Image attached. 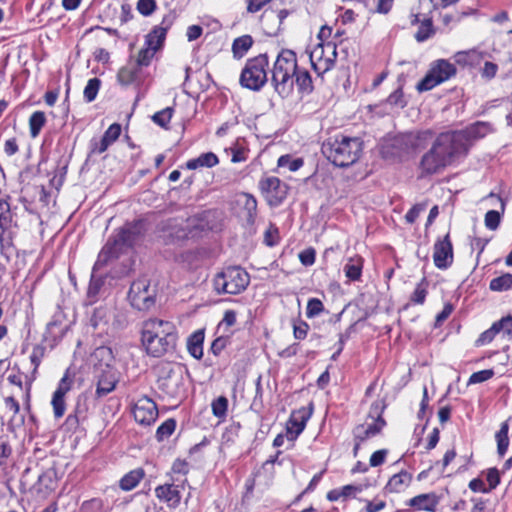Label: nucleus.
I'll return each instance as SVG.
<instances>
[{
  "instance_id": "f257e3e1",
  "label": "nucleus",
  "mask_w": 512,
  "mask_h": 512,
  "mask_svg": "<svg viewBox=\"0 0 512 512\" xmlns=\"http://www.w3.org/2000/svg\"><path fill=\"white\" fill-rule=\"evenodd\" d=\"M465 138L461 134L441 133L420 161L421 175H432L463 156Z\"/></svg>"
},
{
  "instance_id": "f03ea898",
  "label": "nucleus",
  "mask_w": 512,
  "mask_h": 512,
  "mask_svg": "<svg viewBox=\"0 0 512 512\" xmlns=\"http://www.w3.org/2000/svg\"><path fill=\"white\" fill-rule=\"evenodd\" d=\"M177 331L175 325L166 320L157 318L143 322L141 341L148 355L161 357L173 351L177 343Z\"/></svg>"
},
{
  "instance_id": "7ed1b4c3",
  "label": "nucleus",
  "mask_w": 512,
  "mask_h": 512,
  "mask_svg": "<svg viewBox=\"0 0 512 512\" xmlns=\"http://www.w3.org/2000/svg\"><path fill=\"white\" fill-rule=\"evenodd\" d=\"M297 69L296 53L290 49L281 50L274 62L271 76V84L281 98H288L293 94Z\"/></svg>"
},
{
  "instance_id": "20e7f679",
  "label": "nucleus",
  "mask_w": 512,
  "mask_h": 512,
  "mask_svg": "<svg viewBox=\"0 0 512 512\" xmlns=\"http://www.w3.org/2000/svg\"><path fill=\"white\" fill-rule=\"evenodd\" d=\"M363 150V142L358 137L340 136L322 145L326 158L337 167H348L354 164Z\"/></svg>"
},
{
  "instance_id": "39448f33",
  "label": "nucleus",
  "mask_w": 512,
  "mask_h": 512,
  "mask_svg": "<svg viewBox=\"0 0 512 512\" xmlns=\"http://www.w3.org/2000/svg\"><path fill=\"white\" fill-rule=\"evenodd\" d=\"M250 282L249 274L238 266L227 267L214 278V289L218 294L236 295L244 291Z\"/></svg>"
},
{
  "instance_id": "423d86ee",
  "label": "nucleus",
  "mask_w": 512,
  "mask_h": 512,
  "mask_svg": "<svg viewBox=\"0 0 512 512\" xmlns=\"http://www.w3.org/2000/svg\"><path fill=\"white\" fill-rule=\"evenodd\" d=\"M269 65L266 54L248 59L240 75V84L247 89L259 91L267 82Z\"/></svg>"
},
{
  "instance_id": "0eeeda50",
  "label": "nucleus",
  "mask_w": 512,
  "mask_h": 512,
  "mask_svg": "<svg viewBox=\"0 0 512 512\" xmlns=\"http://www.w3.org/2000/svg\"><path fill=\"white\" fill-rule=\"evenodd\" d=\"M158 388L170 398H178L183 392L181 367L177 364L164 362L158 365Z\"/></svg>"
},
{
  "instance_id": "6e6552de",
  "label": "nucleus",
  "mask_w": 512,
  "mask_h": 512,
  "mask_svg": "<svg viewBox=\"0 0 512 512\" xmlns=\"http://www.w3.org/2000/svg\"><path fill=\"white\" fill-rule=\"evenodd\" d=\"M456 74V67L453 63L445 59L436 60L426 76L417 84L419 92L428 91L441 84Z\"/></svg>"
},
{
  "instance_id": "1a4fd4ad",
  "label": "nucleus",
  "mask_w": 512,
  "mask_h": 512,
  "mask_svg": "<svg viewBox=\"0 0 512 512\" xmlns=\"http://www.w3.org/2000/svg\"><path fill=\"white\" fill-rule=\"evenodd\" d=\"M313 69L323 74L334 67L337 59V47L332 41L317 44L309 53Z\"/></svg>"
},
{
  "instance_id": "9d476101",
  "label": "nucleus",
  "mask_w": 512,
  "mask_h": 512,
  "mask_svg": "<svg viewBox=\"0 0 512 512\" xmlns=\"http://www.w3.org/2000/svg\"><path fill=\"white\" fill-rule=\"evenodd\" d=\"M433 135L431 130H424L396 137L393 140V147H400L401 151L396 152L395 155L402 157L414 150L424 148L432 140Z\"/></svg>"
},
{
  "instance_id": "9b49d317",
  "label": "nucleus",
  "mask_w": 512,
  "mask_h": 512,
  "mask_svg": "<svg viewBox=\"0 0 512 512\" xmlns=\"http://www.w3.org/2000/svg\"><path fill=\"white\" fill-rule=\"evenodd\" d=\"M259 188L267 203L272 207L279 206L288 194L287 184L274 176L261 179Z\"/></svg>"
},
{
  "instance_id": "f8f14e48",
  "label": "nucleus",
  "mask_w": 512,
  "mask_h": 512,
  "mask_svg": "<svg viewBox=\"0 0 512 512\" xmlns=\"http://www.w3.org/2000/svg\"><path fill=\"white\" fill-rule=\"evenodd\" d=\"M128 297L132 306L138 310H147L155 303L154 291L150 288L149 281L144 278L131 284Z\"/></svg>"
},
{
  "instance_id": "ddd939ff",
  "label": "nucleus",
  "mask_w": 512,
  "mask_h": 512,
  "mask_svg": "<svg viewBox=\"0 0 512 512\" xmlns=\"http://www.w3.org/2000/svg\"><path fill=\"white\" fill-rule=\"evenodd\" d=\"M96 379V396L102 398L111 393L118 382L116 369L106 363L100 364L94 371Z\"/></svg>"
},
{
  "instance_id": "4468645a",
  "label": "nucleus",
  "mask_w": 512,
  "mask_h": 512,
  "mask_svg": "<svg viewBox=\"0 0 512 512\" xmlns=\"http://www.w3.org/2000/svg\"><path fill=\"white\" fill-rule=\"evenodd\" d=\"M454 260L453 245L449 233L443 238H438L433 247L434 265L441 270L448 269Z\"/></svg>"
},
{
  "instance_id": "2eb2a0df",
  "label": "nucleus",
  "mask_w": 512,
  "mask_h": 512,
  "mask_svg": "<svg viewBox=\"0 0 512 512\" xmlns=\"http://www.w3.org/2000/svg\"><path fill=\"white\" fill-rule=\"evenodd\" d=\"M133 415L136 422L141 425L149 426L154 423L158 417L157 405L152 399L143 396L134 404Z\"/></svg>"
},
{
  "instance_id": "dca6fc26",
  "label": "nucleus",
  "mask_w": 512,
  "mask_h": 512,
  "mask_svg": "<svg viewBox=\"0 0 512 512\" xmlns=\"http://www.w3.org/2000/svg\"><path fill=\"white\" fill-rule=\"evenodd\" d=\"M126 249L128 247L122 243L120 237L115 233L100 251L94 264V270L100 269L112 259H117Z\"/></svg>"
},
{
  "instance_id": "f3484780",
  "label": "nucleus",
  "mask_w": 512,
  "mask_h": 512,
  "mask_svg": "<svg viewBox=\"0 0 512 512\" xmlns=\"http://www.w3.org/2000/svg\"><path fill=\"white\" fill-rule=\"evenodd\" d=\"M312 404L309 408L302 407L294 411L287 422V437L295 440L304 430L306 422L312 415Z\"/></svg>"
},
{
  "instance_id": "a211bd4d",
  "label": "nucleus",
  "mask_w": 512,
  "mask_h": 512,
  "mask_svg": "<svg viewBox=\"0 0 512 512\" xmlns=\"http://www.w3.org/2000/svg\"><path fill=\"white\" fill-rule=\"evenodd\" d=\"M73 384L72 378L66 373L60 380L57 389L53 393L51 404L53 406L54 416L61 418L66 410L65 395L70 391Z\"/></svg>"
},
{
  "instance_id": "6ab92c4d",
  "label": "nucleus",
  "mask_w": 512,
  "mask_h": 512,
  "mask_svg": "<svg viewBox=\"0 0 512 512\" xmlns=\"http://www.w3.org/2000/svg\"><path fill=\"white\" fill-rule=\"evenodd\" d=\"M493 131V128L488 122H476L463 131L448 132L449 134H461L465 138L464 141V152L463 156L468 153L471 141L485 137L487 134Z\"/></svg>"
},
{
  "instance_id": "aec40b11",
  "label": "nucleus",
  "mask_w": 512,
  "mask_h": 512,
  "mask_svg": "<svg viewBox=\"0 0 512 512\" xmlns=\"http://www.w3.org/2000/svg\"><path fill=\"white\" fill-rule=\"evenodd\" d=\"M175 20V14L169 13L162 19L161 25L154 27V29L146 36L145 44L151 45L155 49L162 46L166 37L167 30L171 27Z\"/></svg>"
},
{
  "instance_id": "412c9836",
  "label": "nucleus",
  "mask_w": 512,
  "mask_h": 512,
  "mask_svg": "<svg viewBox=\"0 0 512 512\" xmlns=\"http://www.w3.org/2000/svg\"><path fill=\"white\" fill-rule=\"evenodd\" d=\"M18 226L15 219V213L10 207V204L1 199L0 200V243L4 241V234L9 232L12 228Z\"/></svg>"
},
{
  "instance_id": "4be33fe9",
  "label": "nucleus",
  "mask_w": 512,
  "mask_h": 512,
  "mask_svg": "<svg viewBox=\"0 0 512 512\" xmlns=\"http://www.w3.org/2000/svg\"><path fill=\"white\" fill-rule=\"evenodd\" d=\"M116 233L120 237V240L122 241V243H124L128 248H130L142 236L143 223L140 221L133 222V223H127L122 228H120Z\"/></svg>"
},
{
  "instance_id": "5701e85b",
  "label": "nucleus",
  "mask_w": 512,
  "mask_h": 512,
  "mask_svg": "<svg viewBox=\"0 0 512 512\" xmlns=\"http://www.w3.org/2000/svg\"><path fill=\"white\" fill-rule=\"evenodd\" d=\"M156 497L168 504L170 507H177L181 501L179 486L174 484L159 485L155 488Z\"/></svg>"
},
{
  "instance_id": "b1692460",
  "label": "nucleus",
  "mask_w": 512,
  "mask_h": 512,
  "mask_svg": "<svg viewBox=\"0 0 512 512\" xmlns=\"http://www.w3.org/2000/svg\"><path fill=\"white\" fill-rule=\"evenodd\" d=\"M386 422L385 420H381L379 422H373L358 425L354 431V439L359 440V442H363L371 437L376 436L385 426Z\"/></svg>"
},
{
  "instance_id": "393cba45",
  "label": "nucleus",
  "mask_w": 512,
  "mask_h": 512,
  "mask_svg": "<svg viewBox=\"0 0 512 512\" xmlns=\"http://www.w3.org/2000/svg\"><path fill=\"white\" fill-rule=\"evenodd\" d=\"M409 505L418 511L434 512L438 498L434 493L420 494L409 500Z\"/></svg>"
},
{
  "instance_id": "a878e982",
  "label": "nucleus",
  "mask_w": 512,
  "mask_h": 512,
  "mask_svg": "<svg viewBox=\"0 0 512 512\" xmlns=\"http://www.w3.org/2000/svg\"><path fill=\"white\" fill-rule=\"evenodd\" d=\"M412 475L402 470L397 474H394L385 486V490L389 493H400L403 492L411 483Z\"/></svg>"
},
{
  "instance_id": "bb28decb",
  "label": "nucleus",
  "mask_w": 512,
  "mask_h": 512,
  "mask_svg": "<svg viewBox=\"0 0 512 512\" xmlns=\"http://www.w3.org/2000/svg\"><path fill=\"white\" fill-rule=\"evenodd\" d=\"M362 491H363L362 485L349 484V485H345L341 488H336V489L330 490L327 493L326 498L331 502H335L338 500L345 501L349 498H355L356 495L358 493H361Z\"/></svg>"
},
{
  "instance_id": "cd10ccee",
  "label": "nucleus",
  "mask_w": 512,
  "mask_h": 512,
  "mask_svg": "<svg viewBox=\"0 0 512 512\" xmlns=\"http://www.w3.org/2000/svg\"><path fill=\"white\" fill-rule=\"evenodd\" d=\"M219 163L217 155L213 152H206L199 155L197 158L190 159L186 162L188 170H196L199 168H212Z\"/></svg>"
},
{
  "instance_id": "c85d7f7f",
  "label": "nucleus",
  "mask_w": 512,
  "mask_h": 512,
  "mask_svg": "<svg viewBox=\"0 0 512 512\" xmlns=\"http://www.w3.org/2000/svg\"><path fill=\"white\" fill-rule=\"evenodd\" d=\"M145 477L143 468H136L126 473L119 481V487L123 491H131L138 486L140 481Z\"/></svg>"
},
{
  "instance_id": "c756f323",
  "label": "nucleus",
  "mask_w": 512,
  "mask_h": 512,
  "mask_svg": "<svg viewBox=\"0 0 512 512\" xmlns=\"http://www.w3.org/2000/svg\"><path fill=\"white\" fill-rule=\"evenodd\" d=\"M204 332L197 330L187 340V349L192 357L201 359L203 357Z\"/></svg>"
},
{
  "instance_id": "7c9ffc66",
  "label": "nucleus",
  "mask_w": 512,
  "mask_h": 512,
  "mask_svg": "<svg viewBox=\"0 0 512 512\" xmlns=\"http://www.w3.org/2000/svg\"><path fill=\"white\" fill-rule=\"evenodd\" d=\"M294 83L296 84L299 93L309 95L313 92V82L310 73L306 69L298 67L294 75Z\"/></svg>"
},
{
  "instance_id": "2f4dec72",
  "label": "nucleus",
  "mask_w": 512,
  "mask_h": 512,
  "mask_svg": "<svg viewBox=\"0 0 512 512\" xmlns=\"http://www.w3.org/2000/svg\"><path fill=\"white\" fill-rule=\"evenodd\" d=\"M363 259L360 256L349 258L343 271L350 281H359L362 275Z\"/></svg>"
},
{
  "instance_id": "473e14b6",
  "label": "nucleus",
  "mask_w": 512,
  "mask_h": 512,
  "mask_svg": "<svg viewBox=\"0 0 512 512\" xmlns=\"http://www.w3.org/2000/svg\"><path fill=\"white\" fill-rule=\"evenodd\" d=\"M111 316L112 309L102 306L95 308L90 319L91 325L94 328L109 327Z\"/></svg>"
},
{
  "instance_id": "72a5a7b5",
  "label": "nucleus",
  "mask_w": 512,
  "mask_h": 512,
  "mask_svg": "<svg viewBox=\"0 0 512 512\" xmlns=\"http://www.w3.org/2000/svg\"><path fill=\"white\" fill-rule=\"evenodd\" d=\"M456 62L463 66H476L483 59V53L476 50L471 49L468 51H461L455 55Z\"/></svg>"
},
{
  "instance_id": "f704fd0d",
  "label": "nucleus",
  "mask_w": 512,
  "mask_h": 512,
  "mask_svg": "<svg viewBox=\"0 0 512 512\" xmlns=\"http://www.w3.org/2000/svg\"><path fill=\"white\" fill-rule=\"evenodd\" d=\"M140 68L134 63H129L122 67L117 75L118 81L122 85H130L134 83L139 76Z\"/></svg>"
},
{
  "instance_id": "c9c22d12",
  "label": "nucleus",
  "mask_w": 512,
  "mask_h": 512,
  "mask_svg": "<svg viewBox=\"0 0 512 512\" xmlns=\"http://www.w3.org/2000/svg\"><path fill=\"white\" fill-rule=\"evenodd\" d=\"M95 271L96 270L93 269L87 290V300L89 304L96 302L105 283V279L102 276L96 275Z\"/></svg>"
},
{
  "instance_id": "e433bc0d",
  "label": "nucleus",
  "mask_w": 512,
  "mask_h": 512,
  "mask_svg": "<svg viewBox=\"0 0 512 512\" xmlns=\"http://www.w3.org/2000/svg\"><path fill=\"white\" fill-rule=\"evenodd\" d=\"M238 203L243 206L246 212V220L252 223L257 211V200L255 197L248 193H242L238 198Z\"/></svg>"
},
{
  "instance_id": "4c0bfd02",
  "label": "nucleus",
  "mask_w": 512,
  "mask_h": 512,
  "mask_svg": "<svg viewBox=\"0 0 512 512\" xmlns=\"http://www.w3.org/2000/svg\"><path fill=\"white\" fill-rule=\"evenodd\" d=\"M252 44L253 39L250 35H243L241 37L236 38L232 44V51L234 57L242 58L251 48Z\"/></svg>"
},
{
  "instance_id": "58836bf2",
  "label": "nucleus",
  "mask_w": 512,
  "mask_h": 512,
  "mask_svg": "<svg viewBox=\"0 0 512 512\" xmlns=\"http://www.w3.org/2000/svg\"><path fill=\"white\" fill-rule=\"evenodd\" d=\"M509 425L507 422H503L499 431L496 433L497 451L500 456H503L509 446L508 438Z\"/></svg>"
},
{
  "instance_id": "ea45409f",
  "label": "nucleus",
  "mask_w": 512,
  "mask_h": 512,
  "mask_svg": "<svg viewBox=\"0 0 512 512\" xmlns=\"http://www.w3.org/2000/svg\"><path fill=\"white\" fill-rule=\"evenodd\" d=\"M489 288L492 291L503 292L512 288V274L505 273L490 281Z\"/></svg>"
},
{
  "instance_id": "a19ab883",
  "label": "nucleus",
  "mask_w": 512,
  "mask_h": 512,
  "mask_svg": "<svg viewBox=\"0 0 512 512\" xmlns=\"http://www.w3.org/2000/svg\"><path fill=\"white\" fill-rule=\"evenodd\" d=\"M46 123L45 113L36 111L29 118L30 134L33 138L37 137Z\"/></svg>"
},
{
  "instance_id": "79ce46f5",
  "label": "nucleus",
  "mask_w": 512,
  "mask_h": 512,
  "mask_svg": "<svg viewBox=\"0 0 512 512\" xmlns=\"http://www.w3.org/2000/svg\"><path fill=\"white\" fill-rule=\"evenodd\" d=\"M304 164L302 158H293L291 155L286 154L279 157L277 165L279 168H287L291 172L299 170Z\"/></svg>"
},
{
  "instance_id": "37998d69",
  "label": "nucleus",
  "mask_w": 512,
  "mask_h": 512,
  "mask_svg": "<svg viewBox=\"0 0 512 512\" xmlns=\"http://www.w3.org/2000/svg\"><path fill=\"white\" fill-rule=\"evenodd\" d=\"M100 86V79L95 77L88 80L83 92L84 98L87 102H92L96 99Z\"/></svg>"
},
{
  "instance_id": "c03bdc74",
  "label": "nucleus",
  "mask_w": 512,
  "mask_h": 512,
  "mask_svg": "<svg viewBox=\"0 0 512 512\" xmlns=\"http://www.w3.org/2000/svg\"><path fill=\"white\" fill-rule=\"evenodd\" d=\"M157 49L152 47L151 45H146V47L142 48L137 55L136 62L134 63L139 68L143 66H148L155 55Z\"/></svg>"
},
{
  "instance_id": "a18cd8bd",
  "label": "nucleus",
  "mask_w": 512,
  "mask_h": 512,
  "mask_svg": "<svg viewBox=\"0 0 512 512\" xmlns=\"http://www.w3.org/2000/svg\"><path fill=\"white\" fill-rule=\"evenodd\" d=\"M212 413L215 417L222 419L227 415L228 399L225 396H219L211 404Z\"/></svg>"
},
{
  "instance_id": "49530a36",
  "label": "nucleus",
  "mask_w": 512,
  "mask_h": 512,
  "mask_svg": "<svg viewBox=\"0 0 512 512\" xmlns=\"http://www.w3.org/2000/svg\"><path fill=\"white\" fill-rule=\"evenodd\" d=\"M433 34H434V30L432 27L431 19H424L421 22V24L415 34V39L418 42H424L427 39H429Z\"/></svg>"
},
{
  "instance_id": "de8ad7c7",
  "label": "nucleus",
  "mask_w": 512,
  "mask_h": 512,
  "mask_svg": "<svg viewBox=\"0 0 512 512\" xmlns=\"http://www.w3.org/2000/svg\"><path fill=\"white\" fill-rule=\"evenodd\" d=\"M175 428H176V421L172 418L167 419L157 428V431H156L157 439L159 441H162V440L168 438L175 431Z\"/></svg>"
},
{
  "instance_id": "09e8293b",
  "label": "nucleus",
  "mask_w": 512,
  "mask_h": 512,
  "mask_svg": "<svg viewBox=\"0 0 512 512\" xmlns=\"http://www.w3.org/2000/svg\"><path fill=\"white\" fill-rule=\"evenodd\" d=\"M128 325L127 314L123 311L112 309V316L109 326L115 330H121Z\"/></svg>"
},
{
  "instance_id": "8fccbe9b",
  "label": "nucleus",
  "mask_w": 512,
  "mask_h": 512,
  "mask_svg": "<svg viewBox=\"0 0 512 512\" xmlns=\"http://www.w3.org/2000/svg\"><path fill=\"white\" fill-rule=\"evenodd\" d=\"M173 111H174L173 108L166 107L165 109L156 112L152 116V120L154 123H156L160 127L167 128V126L172 118Z\"/></svg>"
},
{
  "instance_id": "3c124183",
  "label": "nucleus",
  "mask_w": 512,
  "mask_h": 512,
  "mask_svg": "<svg viewBox=\"0 0 512 512\" xmlns=\"http://www.w3.org/2000/svg\"><path fill=\"white\" fill-rule=\"evenodd\" d=\"M46 348L43 345H35L32 349L30 355V361L33 365V374H35L38 370V367L41 364L42 359L45 356Z\"/></svg>"
},
{
  "instance_id": "603ef678",
  "label": "nucleus",
  "mask_w": 512,
  "mask_h": 512,
  "mask_svg": "<svg viewBox=\"0 0 512 512\" xmlns=\"http://www.w3.org/2000/svg\"><path fill=\"white\" fill-rule=\"evenodd\" d=\"M324 310L322 301L318 298H311L308 300L306 307V316L308 318H314L318 316Z\"/></svg>"
},
{
  "instance_id": "864d4df0",
  "label": "nucleus",
  "mask_w": 512,
  "mask_h": 512,
  "mask_svg": "<svg viewBox=\"0 0 512 512\" xmlns=\"http://www.w3.org/2000/svg\"><path fill=\"white\" fill-rule=\"evenodd\" d=\"M387 103L392 107L404 108L407 105V101L404 98V94L401 88L396 89L387 98Z\"/></svg>"
},
{
  "instance_id": "5fc2aeb1",
  "label": "nucleus",
  "mask_w": 512,
  "mask_h": 512,
  "mask_svg": "<svg viewBox=\"0 0 512 512\" xmlns=\"http://www.w3.org/2000/svg\"><path fill=\"white\" fill-rule=\"evenodd\" d=\"M427 295V282L423 278L422 281L416 286L411 300L416 304H423Z\"/></svg>"
},
{
  "instance_id": "6e6d98bb",
  "label": "nucleus",
  "mask_w": 512,
  "mask_h": 512,
  "mask_svg": "<svg viewBox=\"0 0 512 512\" xmlns=\"http://www.w3.org/2000/svg\"><path fill=\"white\" fill-rule=\"evenodd\" d=\"M386 405L383 400H377L371 404L369 410V418L373 420V422H379L384 420L382 414L384 412Z\"/></svg>"
},
{
  "instance_id": "4d7b16f0",
  "label": "nucleus",
  "mask_w": 512,
  "mask_h": 512,
  "mask_svg": "<svg viewBox=\"0 0 512 512\" xmlns=\"http://www.w3.org/2000/svg\"><path fill=\"white\" fill-rule=\"evenodd\" d=\"M498 333V328L495 323H493L489 329L480 334L479 338L476 340L477 346H483L492 342Z\"/></svg>"
},
{
  "instance_id": "13d9d810",
  "label": "nucleus",
  "mask_w": 512,
  "mask_h": 512,
  "mask_svg": "<svg viewBox=\"0 0 512 512\" xmlns=\"http://www.w3.org/2000/svg\"><path fill=\"white\" fill-rule=\"evenodd\" d=\"M155 0H138L137 11L143 16H150L156 10Z\"/></svg>"
},
{
  "instance_id": "bf43d9fd",
  "label": "nucleus",
  "mask_w": 512,
  "mask_h": 512,
  "mask_svg": "<svg viewBox=\"0 0 512 512\" xmlns=\"http://www.w3.org/2000/svg\"><path fill=\"white\" fill-rule=\"evenodd\" d=\"M427 208V203L415 204L405 215L407 223L412 224L416 221L421 212Z\"/></svg>"
},
{
  "instance_id": "052dcab7",
  "label": "nucleus",
  "mask_w": 512,
  "mask_h": 512,
  "mask_svg": "<svg viewBox=\"0 0 512 512\" xmlns=\"http://www.w3.org/2000/svg\"><path fill=\"white\" fill-rule=\"evenodd\" d=\"M500 223V213L496 210H489L485 215V226L490 230H495Z\"/></svg>"
},
{
  "instance_id": "680f3d73",
  "label": "nucleus",
  "mask_w": 512,
  "mask_h": 512,
  "mask_svg": "<svg viewBox=\"0 0 512 512\" xmlns=\"http://www.w3.org/2000/svg\"><path fill=\"white\" fill-rule=\"evenodd\" d=\"M498 328L499 333L502 332L509 336H512V316H506L502 319L494 322Z\"/></svg>"
},
{
  "instance_id": "e2e57ef3",
  "label": "nucleus",
  "mask_w": 512,
  "mask_h": 512,
  "mask_svg": "<svg viewBox=\"0 0 512 512\" xmlns=\"http://www.w3.org/2000/svg\"><path fill=\"white\" fill-rule=\"evenodd\" d=\"M111 144L104 137L100 139H93L91 141V153L92 154H102L105 152Z\"/></svg>"
},
{
  "instance_id": "0e129e2a",
  "label": "nucleus",
  "mask_w": 512,
  "mask_h": 512,
  "mask_svg": "<svg viewBox=\"0 0 512 512\" xmlns=\"http://www.w3.org/2000/svg\"><path fill=\"white\" fill-rule=\"evenodd\" d=\"M494 375L492 370H482L473 373L469 378V384L482 383L484 381L489 380Z\"/></svg>"
},
{
  "instance_id": "69168bd1",
  "label": "nucleus",
  "mask_w": 512,
  "mask_h": 512,
  "mask_svg": "<svg viewBox=\"0 0 512 512\" xmlns=\"http://www.w3.org/2000/svg\"><path fill=\"white\" fill-rule=\"evenodd\" d=\"M387 454H388L387 449H380V450L375 451L369 459V465L371 467H378V466L382 465L386 460Z\"/></svg>"
},
{
  "instance_id": "338daca9",
  "label": "nucleus",
  "mask_w": 512,
  "mask_h": 512,
  "mask_svg": "<svg viewBox=\"0 0 512 512\" xmlns=\"http://www.w3.org/2000/svg\"><path fill=\"white\" fill-rule=\"evenodd\" d=\"M121 134V126L114 123L108 127L102 137H104L110 144L116 141Z\"/></svg>"
},
{
  "instance_id": "774afa93",
  "label": "nucleus",
  "mask_w": 512,
  "mask_h": 512,
  "mask_svg": "<svg viewBox=\"0 0 512 512\" xmlns=\"http://www.w3.org/2000/svg\"><path fill=\"white\" fill-rule=\"evenodd\" d=\"M309 326L304 321H299L294 323L293 325V335L295 339L302 340L305 339L308 334Z\"/></svg>"
}]
</instances>
